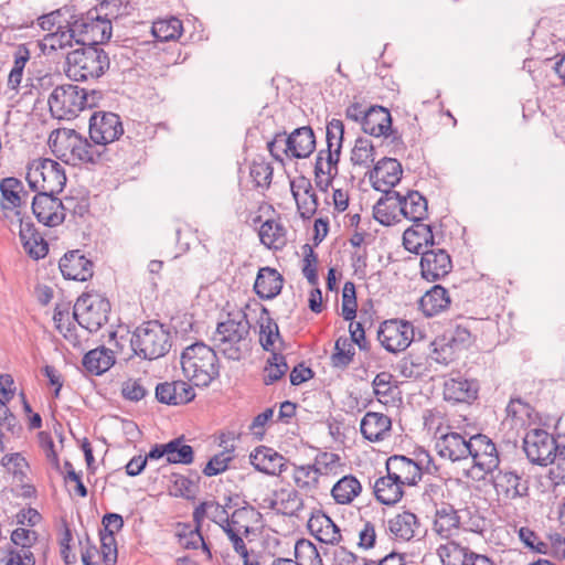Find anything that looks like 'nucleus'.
<instances>
[{
    "mask_svg": "<svg viewBox=\"0 0 565 565\" xmlns=\"http://www.w3.org/2000/svg\"><path fill=\"white\" fill-rule=\"evenodd\" d=\"M181 366L184 376L199 387L209 386L220 375L217 354L203 341H196L183 350Z\"/></svg>",
    "mask_w": 565,
    "mask_h": 565,
    "instance_id": "obj_1",
    "label": "nucleus"
},
{
    "mask_svg": "<svg viewBox=\"0 0 565 565\" xmlns=\"http://www.w3.org/2000/svg\"><path fill=\"white\" fill-rule=\"evenodd\" d=\"M109 66V56L100 46H82L67 53L64 71L72 81L87 82L102 77Z\"/></svg>",
    "mask_w": 565,
    "mask_h": 565,
    "instance_id": "obj_2",
    "label": "nucleus"
},
{
    "mask_svg": "<svg viewBox=\"0 0 565 565\" xmlns=\"http://www.w3.org/2000/svg\"><path fill=\"white\" fill-rule=\"evenodd\" d=\"M129 342L135 355L143 360H157L170 351L171 333L159 321L150 320L135 329Z\"/></svg>",
    "mask_w": 565,
    "mask_h": 565,
    "instance_id": "obj_3",
    "label": "nucleus"
},
{
    "mask_svg": "<svg viewBox=\"0 0 565 565\" xmlns=\"http://www.w3.org/2000/svg\"><path fill=\"white\" fill-rule=\"evenodd\" d=\"M117 17L118 13L106 11L100 15L98 8H92L86 13L75 14L73 31L76 43L82 46H99L111 38V21L109 17Z\"/></svg>",
    "mask_w": 565,
    "mask_h": 565,
    "instance_id": "obj_4",
    "label": "nucleus"
},
{
    "mask_svg": "<svg viewBox=\"0 0 565 565\" xmlns=\"http://www.w3.org/2000/svg\"><path fill=\"white\" fill-rule=\"evenodd\" d=\"M25 180L31 191L58 194L66 184L63 167L49 158L34 159L26 166Z\"/></svg>",
    "mask_w": 565,
    "mask_h": 565,
    "instance_id": "obj_5",
    "label": "nucleus"
},
{
    "mask_svg": "<svg viewBox=\"0 0 565 565\" xmlns=\"http://www.w3.org/2000/svg\"><path fill=\"white\" fill-rule=\"evenodd\" d=\"M249 330L250 323L243 310L228 313L227 320L216 326V335H218L216 347L226 359L239 361L243 355L239 344L246 340Z\"/></svg>",
    "mask_w": 565,
    "mask_h": 565,
    "instance_id": "obj_6",
    "label": "nucleus"
},
{
    "mask_svg": "<svg viewBox=\"0 0 565 565\" xmlns=\"http://www.w3.org/2000/svg\"><path fill=\"white\" fill-rule=\"evenodd\" d=\"M110 309V301L106 297L97 292H84L74 305L73 318L93 333L108 322Z\"/></svg>",
    "mask_w": 565,
    "mask_h": 565,
    "instance_id": "obj_7",
    "label": "nucleus"
},
{
    "mask_svg": "<svg viewBox=\"0 0 565 565\" xmlns=\"http://www.w3.org/2000/svg\"><path fill=\"white\" fill-rule=\"evenodd\" d=\"M523 450L527 459L539 466L553 463L557 457L555 435L544 429L529 430L523 438Z\"/></svg>",
    "mask_w": 565,
    "mask_h": 565,
    "instance_id": "obj_8",
    "label": "nucleus"
},
{
    "mask_svg": "<svg viewBox=\"0 0 565 565\" xmlns=\"http://www.w3.org/2000/svg\"><path fill=\"white\" fill-rule=\"evenodd\" d=\"M377 340L388 352L404 351L414 340V326L407 320H385L379 327Z\"/></svg>",
    "mask_w": 565,
    "mask_h": 565,
    "instance_id": "obj_9",
    "label": "nucleus"
},
{
    "mask_svg": "<svg viewBox=\"0 0 565 565\" xmlns=\"http://www.w3.org/2000/svg\"><path fill=\"white\" fill-rule=\"evenodd\" d=\"M83 87L73 84H63L54 88L49 97V106L52 115L58 118L76 117L83 110V103L81 100Z\"/></svg>",
    "mask_w": 565,
    "mask_h": 565,
    "instance_id": "obj_10",
    "label": "nucleus"
},
{
    "mask_svg": "<svg viewBox=\"0 0 565 565\" xmlns=\"http://www.w3.org/2000/svg\"><path fill=\"white\" fill-rule=\"evenodd\" d=\"M124 135L120 117L111 111H95L89 118V138L103 148L118 141Z\"/></svg>",
    "mask_w": 565,
    "mask_h": 565,
    "instance_id": "obj_11",
    "label": "nucleus"
},
{
    "mask_svg": "<svg viewBox=\"0 0 565 565\" xmlns=\"http://www.w3.org/2000/svg\"><path fill=\"white\" fill-rule=\"evenodd\" d=\"M66 149H70V157L66 160L72 161L74 166L79 163L96 164L107 158L108 148L98 149L99 145L90 143L87 138L83 137L74 129L64 130Z\"/></svg>",
    "mask_w": 565,
    "mask_h": 565,
    "instance_id": "obj_12",
    "label": "nucleus"
},
{
    "mask_svg": "<svg viewBox=\"0 0 565 565\" xmlns=\"http://www.w3.org/2000/svg\"><path fill=\"white\" fill-rule=\"evenodd\" d=\"M62 200L56 194L46 192H36L32 199V213L39 223L47 227H55L65 221L64 212H62Z\"/></svg>",
    "mask_w": 565,
    "mask_h": 565,
    "instance_id": "obj_13",
    "label": "nucleus"
},
{
    "mask_svg": "<svg viewBox=\"0 0 565 565\" xmlns=\"http://www.w3.org/2000/svg\"><path fill=\"white\" fill-rule=\"evenodd\" d=\"M19 223V236L25 253L34 260L44 258L49 253V244L38 232L30 216H25L20 210L14 211Z\"/></svg>",
    "mask_w": 565,
    "mask_h": 565,
    "instance_id": "obj_14",
    "label": "nucleus"
},
{
    "mask_svg": "<svg viewBox=\"0 0 565 565\" xmlns=\"http://www.w3.org/2000/svg\"><path fill=\"white\" fill-rule=\"evenodd\" d=\"M420 256V275L429 282L443 279L452 269L451 257L444 248L431 247L422 253Z\"/></svg>",
    "mask_w": 565,
    "mask_h": 565,
    "instance_id": "obj_15",
    "label": "nucleus"
},
{
    "mask_svg": "<svg viewBox=\"0 0 565 565\" xmlns=\"http://www.w3.org/2000/svg\"><path fill=\"white\" fill-rule=\"evenodd\" d=\"M469 448L473 466L486 473L492 472L499 467L500 458L495 444L486 435L477 434L469 437Z\"/></svg>",
    "mask_w": 565,
    "mask_h": 565,
    "instance_id": "obj_16",
    "label": "nucleus"
},
{
    "mask_svg": "<svg viewBox=\"0 0 565 565\" xmlns=\"http://www.w3.org/2000/svg\"><path fill=\"white\" fill-rule=\"evenodd\" d=\"M284 153L294 159L309 158L316 150V135L310 126L296 128L287 134Z\"/></svg>",
    "mask_w": 565,
    "mask_h": 565,
    "instance_id": "obj_17",
    "label": "nucleus"
},
{
    "mask_svg": "<svg viewBox=\"0 0 565 565\" xmlns=\"http://www.w3.org/2000/svg\"><path fill=\"white\" fill-rule=\"evenodd\" d=\"M62 276L68 280L87 281L94 275V263L79 249L68 250L58 262Z\"/></svg>",
    "mask_w": 565,
    "mask_h": 565,
    "instance_id": "obj_18",
    "label": "nucleus"
},
{
    "mask_svg": "<svg viewBox=\"0 0 565 565\" xmlns=\"http://www.w3.org/2000/svg\"><path fill=\"white\" fill-rule=\"evenodd\" d=\"M307 527L309 533L320 543L338 545L342 540L340 527L321 510L311 513Z\"/></svg>",
    "mask_w": 565,
    "mask_h": 565,
    "instance_id": "obj_19",
    "label": "nucleus"
},
{
    "mask_svg": "<svg viewBox=\"0 0 565 565\" xmlns=\"http://www.w3.org/2000/svg\"><path fill=\"white\" fill-rule=\"evenodd\" d=\"M493 486L498 493L505 500H514L529 494V481L512 470H499L494 476Z\"/></svg>",
    "mask_w": 565,
    "mask_h": 565,
    "instance_id": "obj_20",
    "label": "nucleus"
},
{
    "mask_svg": "<svg viewBox=\"0 0 565 565\" xmlns=\"http://www.w3.org/2000/svg\"><path fill=\"white\" fill-rule=\"evenodd\" d=\"M439 245L433 232V226L423 224L422 222H414L403 233V246L412 254L420 255L426 249L424 247H435Z\"/></svg>",
    "mask_w": 565,
    "mask_h": 565,
    "instance_id": "obj_21",
    "label": "nucleus"
},
{
    "mask_svg": "<svg viewBox=\"0 0 565 565\" xmlns=\"http://www.w3.org/2000/svg\"><path fill=\"white\" fill-rule=\"evenodd\" d=\"M380 191L383 192V195L373 206V217L384 226L394 225L399 222L403 194L392 189H381Z\"/></svg>",
    "mask_w": 565,
    "mask_h": 565,
    "instance_id": "obj_22",
    "label": "nucleus"
},
{
    "mask_svg": "<svg viewBox=\"0 0 565 565\" xmlns=\"http://www.w3.org/2000/svg\"><path fill=\"white\" fill-rule=\"evenodd\" d=\"M402 173V164L397 159L384 157L374 164L373 169L367 172V175L373 189L381 190L380 183L388 185L390 189L397 185Z\"/></svg>",
    "mask_w": 565,
    "mask_h": 565,
    "instance_id": "obj_23",
    "label": "nucleus"
},
{
    "mask_svg": "<svg viewBox=\"0 0 565 565\" xmlns=\"http://www.w3.org/2000/svg\"><path fill=\"white\" fill-rule=\"evenodd\" d=\"M252 466L259 472L279 476L287 469L288 460L275 449L258 446L249 456Z\"/></svg>",
    "mask_w": 565,
    "mask_h": 565,
    "instance_id": "obj_24",
    "label": "nucleus"
},
{
    "mask_svg": "<svg viewBox=\"0 0 565 565\" xmlns=\"http://www.w3.org/2000/svg\"><path fill=\"white\" fill-rule=\"evenodd\" d=\"M435 449L441 458H446L451 461L467 459L471 454L469 439L455 431L441 435L436 440Z\"/></svg>",
    "mask_w": 565,
    "mask_h": 565,
    "instance_id": "obj_25",
    "label": "nucleus"
},
{
    "mask_svg": "<svg viewBox=\"0 0 565 565\" xmlns=\"http://www.w3.org/2000/svg\"><path fill=\"white\" fill-rule=\"evenodd\" d=\"M439 555L444 565H456L450 558L458 561L460 565H494L493 561L487 555L478 554L469 547L461 546L455 542L441 546Z\"/></svg>",
    "mask_w": 565,
    "mask_h": 565,
    "instance_id": "obj_26",
    "label": "nucleus"
},
{
    "mask_svg": "<svg viewBox=\"0 0 565 565\" xmlns=\"http://www.w3.org/2000/svg\"><path fill=\"white\" fill-rule=\"evenodd\" d=\"M386 532L396 540L408 542L417 535L420 522L417 515L411 511L397 513L386 522Z\"/></svg>",
    "mask_w": 565,
    "mask_h": 565,
    "instance_id": "obj_27",
    "label": "nucleus"
},
{
    "mask_svg": "<svg viewBox=\"0 0 565 565\" xmlns=\"http://www.w3.org/2000/svg\"><path fill=\"white\" fill-rule=\"evenodd\" d=\"M392 429V419L379 412H367L361 419L360 430L366 440L379 443L384 440Z\"/></svg>",
    "mask_w": 565,
    "mask_h": 565,
    "instance_id": "obj_28",
    "label": "nucleus"
},
{
    "mask_svg": "<svg viewBox=\"0 0 565 565\" xmlns=\"http://www.w3.org/2000/svg\"><path fill=\"white\" fill-rule=\"evenodd\" d=\"M361 124V129L364 134L373 137H382L390 130L393 118L386 107L373 105L364 111Z\"/></svg>",
    "mask_w": 565,
    "mask_h": 565,
    "instance_id": "obj_29",
    "label": "nucleus"
},
{
    "mask_svg": "<svg viewBox=\"0 0 565 565\" xmlns=\"http://www.w3.org/2000/svg\"><path fill=\"white\" fill-rule=\"evenodd\" d=\"M282 285L284 277L277 269L262 267L254 282V291L260 299L269 300L280 294Z\"/></svg>",
    "mask_w": 565,
    "mask_h": 565,
    "instance_id": "obj_30",
    "label": "nucleus"
},
{
    "mask_svg": "<svg viewBox=\"0 0 565 565\" xmlns=\"http://www.w3.org/2000/svg\"><path fill=\"white\" fill-rule=\"evenodd\" d=\"M386 472L402 482L404 486H416L418 483V469L413 459L404 455H393L385 463Z\"/></svg>",
    "mask_w": 565,
    "mask_h": 565,
    "instance_id": "obj_31",
    "label": "nucleus"
},
{
    "mask_svg": "<svg viewBox=\"0 0 565 565\" xmlns=\"http://www.w3.org/2000/svg\"><path fill=\"white\" fill-rule=\"evenodd\" d=\"M479 384L476 380L450 379L444 384V397L455 403H470L478 397Z\"/></svg>",
    "mask_w": 565,
    "mask_h": 565,
    "instance_id": "obj_32",
    "label": "nucleus"
},
{
    "mask_svg": "<svg viewBox=\"0 0 565 565\" xmlns=\"http://www.w3.org/2000/svg\"><path fill=\"white\" fill-rule=\"evenodd\" d=\"M451 300L448 290L441 285H434L419 299V308L426 317H434L446 310Z\"/></svg>",
    "mask_w": 565,
    "mask_h": 565,
    "instance_id": "obj_33",
    "label": "nucleus"
},
{
    "mask_svg": "<svg viewBox=\"0 0 565 565\" xmlns=\"http://www.w3.org/2000/svg\"><path fill=\"white\" fill-rule=\"evenodd\" d=\"M84 369L93 375H102L115 364L114 351L104 345L86 352L82 359Z\"/></svg>",
    "mask_w": 565,
    "mask_h": 565,
    "instance_id": "obj_34",
    "label": "nucleus"
},
{
    "mask_svg": "<svg viewBox=\"0 0 565 565\" xmlns=\"http://www.w3.org/2000/svg\"><path fill=\"white\" fill-rule=\"evenodd\" d=\"M399 214L412 222H423L428 215L426 198L418 191L409 190L406 195H402Z\"/></svg>",
    "mask_w": 565,
    "mask_h": 565,
    "instance_id": "obj_35",
    "label": "nucleus"
},
{
    "mask_svg": "<svg viewBox=\"0 0 565 565\" xmlns=\"http://www.w3.org/2000/svg\"><path fill=\"white\" fill-rule=\"evenodd\" d=\"M404 484L393 478L390 473L380 477L374 483V495L376 500L385 505L396 504L404 495Z\"/></svg>",
    "mask_w": 565,
    "mask_h": 565,
    "instance_id": "obj_36",
    "label": "nucleus"
},
{
    "mask_svg": "<svg viewBox=\"0 0 565 565\" xmlns=\"http://www.w3.org/2000/svg\"><path fill=\"white\" fill-rule=\"evenodd\" d=\"M23 191V183L15 177H7L0 181L1 202L0 206L3 212L7 210H19L22 205L21 192ZM4 217L9 215L4 213Z\"/></svg>",
    "mask_w": 565,
    "mask_h": 565,
    "instance_id": "obj_37",
    "label": "nucleus"
},
{
    "mask_svg": "<svg viewBox=\"0 0 565 565\" xmlns=\"http://www.w3.org/2000/svg\"><path fill=\"white\" fill-rule=\"evenodd\" d=\"M259 238L269 249H282L287 245V230L280 222L267 220L259 228Z\"/></svg>",
    "mask_w": 565,
    "mask_h": 565,
    "instance_id": "obj_38",
    "label": "nucleus"
},
{
    "mask_svg": "<svg viewBox=\"0 0 565 565\" xmlns=\"http://www.w3.org/2000/svg\"><path fill=\"white\" fill-rule=\"evenodd\" d=\"M275 340H279L281 343L284 342L278 324L270 317L269 310L263 307L259 318V343L265 351L273 352L276 351Z\"/></svg>",
    "mask_w": 565,
    "mask_h": 565,
    "instance_id": "obj_39",
    "label": "nucleus"
},
{
    "mask_svg": "<svg viewBox=\"0 0 565 565\" xmlns=\"http://www.w3.org/2000/svg\"><path fill=\"white\" fill-rule=\"evenodd\" d=\"M74 6H64L47 14L39 18V25L42 30L51 31L56 26V31L73 26L75 19Z\"/></svg>",
    "mask_w": 565,
    "mask_h": 565,
    "instance_id": "obj_40",
    "label": "nucleus"
},
{
    "mask_svg": "<svg viewBox=\"0 0 565 565\" xmlns=\"http://www.w3.org/2000/svg\"><path fill=\"white\" fill-rule=\"evenodd\" d=\"M362 491L360 481L353 475H347L335 482L331 489L334 501L339 504L351 503Z\"/></svg>",
    "mask_w": 565,
    "mask_h": 565,
    "instance_id": "obj_41",
    "label": "nucleus"
},
{
    "mask_svg": "<svg viewBox=\"0 0 565 565\" xmlns=\"http://www.w3.org/2000/svg\"><path fill=\"white\" fill-rule=\"evenodd\" d=\"M460 518L455 508L443 502L439 508L436 509L434 529L440 534L448 536L451 530L459 529Z\"/></svg>",
    "mask_w": 565,
    "mask_h": 565,
    "instance_id": "obj_42",
    "label": "nucleus"
},
{
    "mask_svg": "<svg viewBox=\"0 0 565 565\" xmlns=\"http://www.w3.org/2000/svg\"><path fill=\"white\" fill-rule=\"evenodd\" d=\"M182 21L175 17L154 21L151 28L152 35L157 41H174L182 34Z\"/></svg>",
    "mask_w": 565,
    "mask_h": 565,
    "instance_id": "obj_43",
    "label": "nucleus"
},
{
    "mask_svg": "<svg viewBox=\"0 0 565 565\" xmlns=\"http://www.w3.org/2000/svg\"><path fill=\"white\" fill-rule=\"evenodd\" d=\"M243 505L233 511L230 518L232 526L243 530V534L248 536L252 532L250 522H257L262 514L246 500H242Z\"/></svg>",
    "mask_w": 565,
    "mask_h": 565,
    "instance_id": "obj_44",
    "label": "nucleus"
},
{
    "mask_svg": "<svg viewBox=\"0 0 565 565\" xmlns=\"http://www.w3.org/2000/svg\"><path fill=\"white\" fill-rule=\"evenodd\" d=\"M270 353L271 354L267 359L266 365L264 367L265 375L263 382L265 385H271L281 380L289 370L286 356L284 354L276 351Z\"/></svg>",
    "mask_w": 565,
    "mask_h": 565,
    "instance_id": "obj_45",
    "label": "nucleus"
},
{
    "mask_svg": "<svg viewBox=\"0 0 565 565\" xmlns=\"http://www.w3.org/2000/svg\"><path fill=\"white\" fill-rule=\"evenodd\" d=\"M184 436H180L168 441V463L170 465H191L194 461V449L190 445L183 444Z\"/></svg>",
    "mask_w": 565,
    "mask_h": 565,
    "instance_id": "obj_46",
    "label": "nucleus"
},
{
    "mask_svg": "<svg viewBox=\"0 0 565 565\" xmlns=\"http://www.w3.org/2000/svg\"><path fill=\"white\" fill-rule=\"evenodd\" d=\"M169 481L172 483L170 495L174 498H182L188 501H194L196 499L200 486L185 478V475L172 472L169 476Z\"/></svg>",
    "mask_w": 565,
    "mask_h": 565,
    "instance_id": "obj_47",
    "label": "nucleus"
},
{
    "mask_svg": "<svg viewBox=\"0 0 565 565\" xmlns=\"http://www.w3.org/2000/svg\"><path fill=\"white\" fill-rule=\"evenodd\" d=\"M355 349L347 337H339L334 343V351L330 356L331 365L344 370L353 361Z\"/></svg>",
    "mask_w": 565,
    "mask_h": 565,
    "instance_id": "obj_48",
    "label": "nucleus"
},
{
    "mask_svg": "<svg viewBox=\"0 0 565 565\" xmlns=\"http://www.w3.org/2000/svg\"><path fill=\"white\" fill-rule=\"evenodd\" d=\"M375 147L365 137H358L351 150L350 161L353 166L370 167L374 162Z\"/></svg>",
    "mask_w": 565,
    "mask_h": 565,
    "instance_id": "obj_49",
    "label": "nucleus"
},
{
    "mask_svg": "<svg viewBox=\"0 0 565 565\" xmlns=\"http://www.w3.org/2000/svg\"><path fill=\"white\" fill-rule=\"evenodd\" d=\"M295 561L298 565H323L317 546L307 539H299L295 544Z\"/></svg>",
    "mask_w": 565,
    "mask_h": 565,
    "instance_id": "obj_50",
    "label": "nucleus"
},
{
    "mask_svg": "<svg viewBox=\"0 0 565 565\" xmlns=\"http://www.w3.org/2000/svg\"><path fill=\"white\" fill-rule=\"evenodd\" d=\"M403 377L418 379L422 377L426 371L425 362L422 356L408 353L403 356L394 366Z\"/></svg>",
    "mask_w": 565,
    "mask_h": 565,
    "instance_id": "obj_51",
    "label": "nucleus"
},
{
    "mask_svg": "<svg viewBox=\"0 0 565 565\" xmlns=\"http://www.w3.org/2000/svg\"><path fill=\"white\" fill-rule=\"evenodd\" d=\"M275 495L280 499L282 510L277 512L282 515L298 516L299 512L303 509V500L295 489L282 488L276 491Z\"/></svg>",
    "mask_w": 565,
    "mask_h": 565,
    "instance_id": "obj_52",
    "label": "nucleus"
},
{
    "mask_svg": "<svg viewBox=\"0 0 565 565\" xmlns=\"http://www.w3.org/2000/svg\"><path fill=\"white\" fill-rule=\"evenodd\" d=\"M431 353L430 359L444 365H448L456 359L457 350L448 343L444 335L437 337L430 343Z\"/></svg>",
    "mask_w": 565,
    "mask_h": 565,
    "instance_id": "obj_53",
    "label": "nucleus"
},
{
    "mask_svg": "<svg viewBox=\"0 0 565 565\" xmlns=\"http://www.w3.org/2000/svg\"><path fill=\"white\" fill-rule=\"evenodd\" d=\"M274 168L265 160H254L249 168V175L256 188L269 189L273 180Z\"/></svg>",
    "mask_w": 565,
    "mask_h": 565,
    "instance_id": "obj_54",
    "label": "nucleus"
},
{
    "mask_svg": "<svg viewBox=\"0 0 565 565\" xmlns=\"http://www.w3.org/2000/svg\"><path fill=\"white\" fill-rule=\"evenodd\" d=\"M341 315L345 321H352L358 315L356 289L352 281H347L342 290Z\"/></svg>",
    "mask_w": 565,
    "mask_h": 565,
    "instance_id": "obj_55",
    "label": "nucleus"
},
{
    "mask_svg": "<svg viewBox=\"0 0 565 565\" xmlns=\"http://www.w3.org/2000/svg\"><path fill=\"white\" fill-rule=\"evenodd\" d=\"M100 541V555L105 565H116L118 559L117 541L111 532L98 533Z\"/></svg>",
    "mask_w": 565,
    "mask_h": 565,
    "instance_id": "obj_56",
    "label": "nucleus"
},
{
    "mask_svg": "<svg viewBox=\"0 0 565 565\" xmlns=\"http://www.w3.org/2000/svg\"><path fill=\"white\" fill-rule=\"evenodd\" d=\"M294 481L300 489L317 488L319 482V475H316V470L312 465L299 466L296 467Z\"/></svg>",
    "mask_w": 565,
    "mask_h": 565,
    "instance_id": "obj_57",
    "label": "nucleus"
},
{
    "mask_svg": "<svg viewBox=\"0 0 565 565\" xmlns=\"http://www.w3.org/2000/svg\"><path fill=\"white\" fill-rule=\"evenodd\" d=\"M441 335L457 351L467 349L471 344V332L467 327L457 326L455 329L445 331Z\"/></svg>",
    "mask_w": 565,
    "mask_h": 565,
    "instance_id": "obj_58",
    "label": "nucleus"
},
{
    "mask_svg": "<svg viewBox=\"0 0 565 565\" xmlns=\"http://www.w3.org/2000/svg\"><path fill=\"white\" fill-rule=\"evenodd\" d=\"M344 140V125L341 120L333 118L327 124L326 141L327 148L334 150V148L342 149Z\"/></svg>",
    "mask_w": 565,
    "mask_h": 565,
    "instance_id": "obj_59",
    "label": "nucleus"
},
{
    "mask_svg": "<svg viewBox=\"0 0 565 565\" xmlns=\"http://www.w3.org/2000/svg\"><path fill=\"white\" fill-rule=\"evenodd\" d=\"M72 31L73 26L46 34L44 36L45 45L49 43L51 50L54 51L71 46L73 40L76 42L75 32Z\"/></svg>",
    "mask_w": 565,
    "mask_h": 565,
    "instance_id": "obj_60",
    "label": "nucleus"
},
{
    "mask_svg": "<svg viewBox=\"0 0 565 565\" xmlns=\"http://www.w3.org/2000/svg\"><path fill=\"white\" fill-rule=\"evenodd\" d=\"M227 454L228 450H223L211 457L203 468V475L206 477H214L224 472L233 459V457L228 456Z\"/></svg>",
    "mask_w": 565,
    "mask_h": 565,
    "instance_id": "obj_61",
    "label": "nucleus"
},
{
    "mask_svg": "<svg viewBox=\"0 0 565 565\" xmlns=\"http://www.w3.org/2000/svg\"><path fill=\"white\" fill-rule=\"evenodd\" d=\"M62 212L66 216L70 213L73 217L83 218L89 212V202L85 198L65 196L62 200Z\"/></svg>",
    "mask_w": 565,
    "mask_h": 565,
    "instance_id": "obj_62",
    "label": "nucleus"
},
{
    "mask_svg": "<svg viewBox=\"0 0 565 565\" xmlns=\"http://www.w3.org/2000/svg\"><path fill=\"white\" fill-rule=\"evenodd\" d=\"M182 531L178 533L180 544L186 550H196L200 543H203V535L201 527L192 526L190 524H182Z\"/></svg>",
    "mask_w": 565,
    "mask_h": 565,
    "instance_id": "obj_63",
    "label": "nucleus"
},
{
    "mask_svg": "<svg viewBox=\"0 0 565 565\" xmlns=\"http://www.w3.org/2000/svg\"><path fill=\"white\" fill-rule=\"evenodd\" d=\"M10 540L17 547H33L39 540V533L34 530L18 527L12 531Z\"/></svg>",
    "mask_w": 565,
    "mask_h": 565,
    "instance_id": "obj_64",
    "label": "nucleus"
}]
</instances>
